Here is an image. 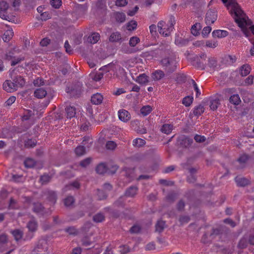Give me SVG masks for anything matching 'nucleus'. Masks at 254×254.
I'll return each mask as SVG.
<instances>
[{
	"mask_svg": "<svg viewBox=\"0 0 254 254\" xmlns=\"http://www.w3.org/2000/svg\"><path fill=\"white\" fill-rule=\"evenodd\" d=\"M212 35L214 38H221L226 37L228 35V32L226 30H215L213 31Z\"/></svg>",
	"mask_w": 254,
	"mask_h": 254,
	"instance_id": "6ab92c4d",
	"label": "nucleus"
},
{
	"mask_svg": "<svg viewBox=\"0 0 254 254\" xmlns=\"http://www.w3.org/2000/svg\"><path fill=\"white\" fill-rule=\"evenodd\" d=\"M82 245L84 247H88L91 245L92 242L87 237H84L81 240Z\"/></svg>",
	"mask_w": 254,
	"mask_h": 254,
	"instance_id": "338daca9",
	"label": "nucleus"
},
{
	"mask_svg": "<svg viewBox=\"0 0 254 254\" xmlns=\"http://www.w3.org/2000/svg\"><path fill=\"white\" fill-rule=\"evenodd\" d=\"M11 78L17 88L22 87L25 84V79L21 75H14Z\"/></svg>",
	"mask_w": 254,
	"mask_h": 254,
	"instance_id": "ddd939ff",
	"label": "nucleus"
},
{
	"mask_svg": "<svg viewBox=\"0 0 254 254\" xmlns=\"http://www.w3.org/2000/svg\"><path fill=\"white\" fill-rule=\"evenodd\" d=\"M137 23L135 21H130L127 24V29L128 30L132 31L136 28Z\"/></svg>",
	"mask_w": 254,
	"mask_h": 254,
	"instance_id": "5fc2aeb1",
	"label": "nucleus"
},
{
	"mask_svg": "<svg viewBox=\"0 0 254 254\" xmlns=\"http://www.w3.org/2000/svg\"><path fill=\"white\" fill-rule=\"evenodd\" d=\"M51 179V177L47 175H44L41 177L40 181L42 184H46L48 183Z\"/></svg>",
	"mask_w": 254,
	"mask_h": 254,
	"instance_id": "69168bd1",
	"label": "nucleus"
},
{
	"mask_svg": "<svg viewBox=\"0 0 254 254\" xmlns=\"http://www.w3.org/2000/svg\"><path fill=\"white\" fill-rule=\"evenodd\" d=\"M64 202L66 207H70L74 203V199L72 196H68L64 199Z\"/></svg>",
	"mask_w": 254,
	"mask_h": 254,
	"instance_id": "c03bdc74",
	"label": "nucleus"
},
{
	"mask_svg": "<svg viewBox=\"0 0 254 254\" xmlns=\"http://www.w3.org/2000/svg\"><path fill=\"white\" fill-rule=\"evenodd\" d=\"M138 188L136 186H131L127 189L125 192V195L128 197H134L137 193Z\"/></svg>",
	"mask_w": 254,
	"mask_h": 254,
	"instance_id": "412c9836",
	"label": "nucleus"
},
{
	"mask_svg": "<svg viewBox=\"0 0 254 254\" xmlns=\"http://www.w3.org/2000/svg\"><path fill=\"white\" fill-rule=\"evenodd\" d=\"M248 242L247 239L245 237L242 238L238 244L239 248L244 249L248 245Z\"/></svg>",
	"mask_w": 254,
	"mask_h": 254,
	"instance_id": "4d7b16f0",
	"label": "nucleus"
},
{
	"mask_svg": "<svg viewBox=\"0 0 254 254\" xmlns=\"http://www.w3.org/2000/svg\"><path fill=\"white\" fill-rule=\"evenodd\" d=\"M47 250L48 244L45 240H40L34 249L35 253H36V254H44L42 253L46 252Z\"/></svg>",
	"mask_w": 254,
	"mask_h": 254,
	"instance_id": "1a4fd4ad",
	"label": "nucleus"
},
{
	"mask_svg": "<svg viewBox=\"0 0 254 254\" xmlns=\"http://www.w3.org/2000/svg\"><path fill=\"white\" fill-rule=\"evenodd\" d=\"M229 100L231 104L234 105H238L241 102L240 97L237 94L231 95Z\"/></svg>",
	"mask_w": 254,
	"mask_h": 254,
	"instance_id": "2f4dec72",
	"label": "nucleus"
},
{
	"mask_svg": "<svg viewBox=\"0 0 254 254\" xmlns=\"http://www.w3.org/2000/svg\"><path fill=\"white\" fill-rule=\"evenodd\" d=\"M188 43V40L186 39L183 38L179 35H176L175 40V43L176 45L182 47L185 46Z\"/></svg>",
	"mask_w": 254,
	"mask_h": 254,
	"instance_id": "a878e982",
	"label": "nucleus"
},
{
	"mask_svg": "<svg viewBox=\"0 0 254 254\" xmlns=\"http://www.w3.org/2000/svg\"><path fill=\"white\" fill-rule=\"evenodd\" d=\"M204 112V108L202 105L195 107L193 110V114L195 116H199Z\"/></svg>",
	"mask_w": 254,
	"mask_h": 254,
	"instance_id": "58836bf2",
	"label": "nucleus"
},
{
	"mask_svg": "<svg viewBox=\"0 0 254 254\" xmlns=\"http://www.w3.org/2000/svg\"><path fill=\"white\" fill-rule=\"evenodd\" d=\"M118 117L119 119L124 122H127L131 118L130 113L125 110H119L118 111Z\"/></svg>",
	"mask_w": 254,
	"mask_h": 254,
	"instance_id": "f8f14e48",
	"label": "nucleus"
},
{
	"mask_svg": "<svg viewBox=\"0 0 254 254\" xmlns=\"http://www.w3.org/2000/svg\"><path fill=\"white\" fill-rule=\"evenodd\" d=\"M114 18L118 23H124L126 21V15L123 12H116L113 14Z\"/></svg>",
	"mask_w": 254,
	"mask_h": 254,
	"instance_id": "dca6fc26",
	"label": "nucleus"
},
{
	"mask_svg": "<svg viewBox=\"0 0 254 254\" xmlns=\"http://www.w3.org/2000/svg\"><path fill=\"white\" fill-rule=\"evenodd\" d=\"M152 111V108L149 105L143 106L140 110L141 114L145 117L149 115Z\"/></svg>",
	"mask_w": 254,
	"mask_h": 254,
	"instance_id": "f704fd0d",
	"label": "nucleus"
},
{
	"mask_svg": "<svg viewBox=\"0 0 254 254\" xmlns=\"http://www.w3.org/2000/svg\"><path fill=\"white\" fill-rule=\"evenodd\" d=\"M193 98L192 96H187L184 97L182 100V104L186 107H189L192 103Z\"/></svg>",
	"mask_w": 254,
	"mask_h": 254,
	"instance_id": "ea45409f",
	"label": "nucleus"
},
{
	"mask_svg": "<svg viewBox=\"0 0 254 254\" xmlns=\"http://www.w3.org/2000/svg\"><path fill=\"white\" fill-rule=\"evenodd\" d=\"M200 59L205 61L206 59V54L205 53H202L199 56H196L195 57L196 60V66L200 69L204 68V65L203 63L200 62Z\"/></svg>",
	"mask_w": 254,
	"mask_h": 254,
	"instance_id": "2eb2a0df",
	"label": "nucleus"
},
{
	"mask_svg": "<svg viewBox=\"0 0 254 254\" xmlns=\"http://www.w3.org/2000/svg\"><path fill=\"white\" fill-rule=\"evenodd\" d=\"M177 197V194L174 192H170L166 197V199L169 202H173Z\"/></svg>",
	"mask_w": 254,
	"mask_h": 254,
	"instance_id": "6e6d98bb",
	"label": "nucleus"
},
{
	"mask_svg": "<svg viewBox=\"0 0 254 254\" xmlns=\"http://www.w3.org/2000/svg\"><path fill=\"white\" fill-rule=\"evenodd\" d=\"M108 170V168L105 163H101L96 167V171L99 174H104Z\"/></svg>",
	"mask_w": 254,
	"mask_h": 254,
	"instance_id": "aec40b11",
	"label": "nucleus"
},
{
	"mask_svg": "<svg viewBox=\"0 0 254 254\" xmlns=\"http://www.w3.org/2000/svg\"><path fill=\"white\" fill-rule=\"evenodd\" d=\"M165 227V222L161 220H158L155 225L156 232L160 233L163 231Z\"/></svg>",
	"mask_w": 254,
	"mask_h": 254,
	"instance_id": "4c0bfd02",
	"label": "nucleus"
},
{
	"mask_svg": "<svg viewBox=\"0 0 254 254\" xmlns=\"http://www.w3.org/2000/svg\"><path fill=\"white\" fill-rule=\"evenodd\" d=\"M27 227L29 231L34 232L37 230L38 223L34 219H31L27 224Z\"/></svg>",
	"mask_w": 254,
	"mask_h": 254,
	"instance_id": "b1692460",
	"label": "nucleus"
},
{
	"mask_svg": "<svg viewBox=\"0 0 254 254\" xmlns=\"http://www.w3.org/2000/svg\"><path fill=\"white\" fill-rule=\"evenodd\" d=\"M221 0L227 6L239 27L241 28L244 27L247 23L245 14L236 0Z\"/></svg>",
	"mask_w": 254,
	"mask_h": 254,
	"instance_id": "f257e3e1",
	"label": "nucleus"
},
{
	"mask_svg": "<svg viewBox=\"0 0 254 254\" xmlns=\"http://www.w3.org/2000/svg\"><path fill=\"white\" fill-rule=\"evenodd\" d=\"M93 142V139L89 136H85L81 142L82 146L87 148H90Z\"/></svg>",
	"mask_w": 254,
	"mask_h": 254,
	"instance_id": "c85d7f7f",
	"label": "nucleus"
},
{
	"mask_svg": "<svg viewBox=\"0 0 254 254\" xmlns=\"http://www.w3.org/2000/svg\"><path fill=\"white\" fill-rule=\"evenodd\" d=\"M75 153L76 154V155L78 156H82L84 154H85V147H83L82 145L78 146L75 149Z\"/></svg>",
	"mask_w": 254,
	"mask_h": 254,
	"instance_id": "de8ad7c7",
	"label": "nucleus"
},
{
	"mask_svg": "<svg viewBox=\"0 0 254 254\" xmlns=\"http://www.w3.org/2000/svg\"><path fill=\"white\" fill-rule=\"evenodd\" d=\"M11 233L16 241L20 240L22 238L23 235V232L19 229H15L11 231Z\"/></svg>",
	"mask_w": 254,
	"mask_h": 254,
	"instance_id": "e433bc0d",
	"label": "nucleus"
},
{
	"mask_svg": "<svg viewBox=\"0 0 254 254\" xmlns=\"http://www.w3.org/2000/svg\"><path fill=\"white\" fill-rule=\"evenodd\" d=\"M43 196L45 197L47 201L52 204L56 203L57 199V195L55 191L47 190L43 191Z\"/></svg>",
	"mask_w": 254,
	"mask_h": 254,
	"instance_id": "0eeeda50",
	"label": "nucleus"
},
{
	"mask_svg": "<svg viewBox=\"0 0 254 254\" xmlns=\"http://www.w3.org/2000/svg\"><path fill=\"white\" fill-rule=\"evenodd\" d=\"M161 64L164 69L169 73L175 71L178 67V61L174 57L164 58L161 61Z\"/></svg>",
	"mask_w": 254,
	"mask_h": 254,
	"instance_id": "7ed1b4c3",
	"label": "nucleus"
},
{
	"mask_svg": "<svg viewBox=\"0 0 254 254\" xmlns=\"http://www.w3.org/2000/svg\"><path fill=\"white\" fill-rule=\"evenodd\" d=\"M140 42V39L137 37L134 36L130 38L129 44L131 47H134Z\"/></svg>",
	"mask_w": 254,
	"mask_h": 254,
	"instance_id": "864d4df0",
	"label": "nucleus"
},
{
	"mask_svg": "<svg viewBox=\"0 0 254 254\" xmlns=\"http://www.w3.org/2000/svg\"><path fill=\"white\" fill-rule=\"evenodd\" d=\"M92 224L90 222H86L82 226L80 230L82 232L86 233L89 231V229L92 227Z\"/></svg>",
	"mask_w": 254,
	"mask_h": 254,
	"instance_id": "8fccbe9b",
	"label": "nucleus"
},
{
	"mask_svg": "<svg viewBox=\"0 0 254 254\" xmlns=\"http://www.w3.org/2000/svg\"><path fill=\"white\" fill-rule=\"evenodd\" d=\"M111 135V132L109 129H104L100 133V137L98 138L96 147L97 151L99 152H103L104 149V145L105 144V148L108 149L111 148V141L110 140Z\"/></svg>",
	"mask_w": 254,
	"mask_h": 254,
	"instance_id": "f03ea898",
	"label": "nucleus"
},
{
	"mask_svg": "<svg viewBox=\"0 0 254 254\" xmlns=\"http://www.w3.org/2000/svg\"><path fill=\"white\" fill-rule=\"evenodd\" d=\"M50 3L53 7L59 8L62 4V1L61 0H51Z\"/></svg>",
	"mask_w": 254,
	"mask_h": 254,
	"instance_id": "e2e57ef3",
	"label": "nucleus"
},
{
	"mask_svg": "<svg viewBox=\"0 0 254 254\" xmlns=\"http://www.w3.org/2000/svg\"><path fill=\"white\" fill-rule=\"evenodd\" d=\"M249 156L244 154L240 156V157L238 159V161L240 163V164H243L245 163L247 160L249 159Z\"/></svg>",
	"mask_w": 254,
	"mask_h": 254,
	"instance_id": "052dcab7",
	"label": "nucleus"
},
{
	"mask_svg": "<svg viewBox=\"0 0 254 254\" xmlns=\"http://www.w3.org/2000/svg\"><path fill=\"white\" fill-rule=\"evenodd\" d=\"M65 231L68 233L69 235H77L78 231L77 229L73 226L69 227L65 229Z\"/></svg>",
	"mask_w": 254,
	"mask_h": 254,
	"instance_id": "603ef678",
	"label": "nucleus"
},
{
	"mask_svg": "<svg viewBox=\"0 0 254 254\" xmlns=\"http://www.w3.org/2000/svg\"><path fill=\"white\" fill-rule=\"evenodd\" d=\"M100 39V35L97 33H93L87 39L89 43L94 44L96 43Z\"/></svg>",
	"mask_w": 254,
	"mask_h": 254,
	"instance_id": "c756f323",
	"label": "nucleus"
},
{
	"mask_svg": "<svg viewBox=\"0 0 254 254\" xmlns=\"http://www.w3.org/2000/svg\"><path fill=\"white\" fill-rule=\"evenodd\" d=\"M122 39V36L119 32H115L112 33V42H118Z\"/></svg>",
	"mask_w": 254,
	"mask_h": 254,
	"instance_id": "0e129e2a",
	"label": "nucleus"
},
{
	"mask_svg": "<svg viewBox=\"0 0 254 254\" xmlns=\"http://www.w3.org/2000/svg\"><path fill=\"white\" fill-rule=\"evenodd\" d=\"M24 165L27 168H31L34 167L36 164L35 160L32 158H27L24 161Z\"/></svg>",
	"mask_w": 254,
	"mask_h": 254,
	"instance_id": "37998d69",
	"label": "nucleus"
},
{
	"mask_svg": "<svg viewBox=\"0 0 254 254\" xmlns=\"http://www.w3.org/2000/svg\"><path fill=\"white\" fill-rule=\"evenodd\" d=\"M105 219V216L102 213H98L93 217V220L96 223L102 222Z\"/></svg>",
	"mask_w": 254,
	"mask_h": 254,
	"instance_id": "a18cd8bd",
	"label": "nucleus"
},
{
	"mask_svg": "<svg viewBox=\"0 0 254 254\" xmlns=\"http://www.w3.org/2000/svg\"><path fill=\"white\" fill-rule=\"evenodd\" d=\"M165 74L162 70H156L152 74V77L154 80H159L164 77Z\"/></svg>",
	"mask_w": 254,
	"mask_h": 254,
	"instance_id": "cd10ccee",
	"label": "nucleus"
},
{
	"mask_svg": "<svg viewBox=\"0 0 254 254\" xmlns=\"http://www.w3.org/2000/svg\"><path fill=\"white\" fill-rule=\"evenodd\" d=\"M47 94V91L43 88L37 89L34 91V95L38 98H42L45 97Z\"/></svg>",
	"mask_w": 254,
	"mask_h": 254,
	"instance_id": "7c9ffc66",
	"label": "nucleus"
},
{
	"mask_svg": "<svg viewBox=\"0 0 254 254\" xmlns=\"http://www.w3.org/2000/svg\"><path fill=\"white\" fill-rule=\"evenodd\" d=\"M92 161V158L90 157L86 158V159L82 160L80 162V165L83 167H86L88 166Z\"/></svg>",
	"mask_w": 254,
	"mask_h": 254,
	"instance_id": "13d9d810",
	"label": "nucleus"
},
{
	"mask_svg": "<svg viewBox=\"0 0 254 254\" xmlns=\"http://www.w3.org/2000/svg\"><path fill=\"white\" fill-rule=\"evenodd\" d=\"M194 139L197 142H203L205 141L206 138L204 136L196 134L194 137Z\"/></svg>",
	"mask_w": 254,
	"mask_h": 254,
	"instance_id": "774afa93",
	"label": "nucleus"
},
{
	"mask_svg": "<svg viewBox=\"0 0 254 254\" xmlns=\"http://www.w3.org/2000/svg\"><path fill=\"white\" fill-rule=\"evenodd\" d=\"M157 27L160 34L165 37L169 36L174 29V27L163 21L159 22Z\"/></svg>",
	"mask_w": 254,
	"mask_h": 254,
	"instance_id": "423d86ee",
	"label": "nucleus"
},
{
	"mask_svg": "<svg viewBox=\"0 0 254 254\" xmlns=\"http://www.w3.org/2000/svg\"><path fill=\"white\" fill-rule=\"evenodd\" d=\"M13 32L12 29H8L5 31L3 35L2 39L5 42H8L13 37Z\"/></svg>",
	"mask_w": 254,
	"mask_h": 254,
	"instance_id": "72a5a7b5",
	"label": "nucleus"
},
{
	"mask_svg": "<svg viewBox=\"0 0 254 254\" xmlns=\"http://www.w3.org/2000/svg\"><path fill=\"white\" fill-rule=\"evenodd\" d=\"M66 91L67 93H70L71 96H78L82 92L81 84L77 83L70 89L68 87L66 89Z\"/></svg>",
	"mask_w": 254,
	"mask_h": 254,
	"instance_id": "9d476101",
	"label": "nucleus"
},
{
	"mask_svg": "<svg viewBox=\"0 0 254 254\" xmlns=\"http://www.w3.org/2000/svg\"><path fill=\"white\" fill-rule=\"evenodd\" d=\"M37 143V141L34 139H28L25 142V146L27 148L34 147Z\"/></svg>",
	"mask_w": 254,
	"mask_h": 254,
	"instance_id": "09e8293b",
	"label": "nucleus"
},
{
	"mask_svg": "<svg viewBox=\"0 0 254 254\" xmlns=\"http://www.w3.org/2000/svg\"><path fill=\"white\" fill-rule=\"evenodd\" d=\"M146 143L145 140L140 138H136L132 141V145L135 147L139 148L144 146Z\"/></svg>",
	"mask_w": 254,
	"mask_h": 254,
	"instance_id": "473e14b6",
	"label": "nucleus"
},
{
	"mask_svg": "<svg viewBox=\"0 0 254 254\" xmlns=\"http://www.w3.org/2000/svg\"><path fill=\"white\" fill-rule=\"evenodd\" d=\"M91 11L95 16L104 17L107 12L106 1L104 0H98L92 6Z\"/></svg>",
	"mask_w": 254,
	"mask_h": 254,
	"instance_id": "20e7f679",
	"label": "nucleus"
},
{
	"mask_svg": "<svg viewBox=\"0 0 254 254\" xmlns=\"http://www.w3.org/2000/svg\"><path fill=\"white\" fill-rule=\"evenodd\" d=\"M32 209L34 212L38 214L43 215L44 213L45 208L40 203H34Z\"/></svg>",
	"mask_w": 254,
	"mask_h": 254,
	"instance_id": "f3484780",
	"label": "nucleus"
},
{
	"mask_svg": "<svg viewBox=\"0 0 254 254\" xmlns=\"http://www.w3.org/2000/svg\"><path fill=\"white\" fill-rule=\"evenodd\" d=\"M103 100V96L100 93L94 94L91 98V102L93 104L99 105Z\"/></svg>",
	"mask_w": 254,
	"mask_h": 254,
	"instance_id": "a211bd4d",
	"label": "nucleus"
},
{
	"mask_svg": "<svg viewBox=\"0 0 254 254\" xmlns=\"http://www.w3.org/2000/svg\"><path fill=\"white\" fill-rule=\"evenodd\" d=\"M103 76V72L91 73L89 74L90 77L95 81H99Z\"/></svg>",
	"mask_w": 254,
	"mask_h": 254,
	"instance_id": "49530a36",
	"label": "nucleus"
},
{
	"mask_svg": "<svg viewBox=\"0 0 254 254\" xmlns=\"http://www.w3.org/2000/svg\"><path fill=\"white\" fill-rule=\"evenodd\" d=\"M212 30L210 26H206L203 28L201 34L203 37H207Z\"/></svg>",
	"mask_w": 254,
	"mask_h": 254,
	"instance_id": "680f3d73",
	"label": "nucleus"
},
{
	"mask_svg": "<svg viewBox=\"0 0 254 254\" xmlns=\"http://www.w3.org/2000/svg\"><path fill=\"white\" fill-rule=\"evenodd\" d=\"M3 88L7 92H13L17 90V88L15 85L14 84V82L11 80H6L3 84Z\"/></svg>",
	"mask_w": 254,
	"mask_h": 254,
	"instance_id": "9b49d317",
	"label": "nucleus"
},
{
	"mask_svg": "<svg viewBox=\"0 0 254 254\" xmlns=\"http://www.w3.org/2000/svg\"><path fill=\"white\" fill-rule=\"evenodd\" d=\"M149 77L143 73L138 76L135 81L140 84H145L149 82Z\"/></svg>",
	"mask_w": 254,
	"mask_h": 254,
	"instance_id": "393cba45",
	"label": "nucleus"
},
{
	"mask_svg": "<svg viewBox=\"0 0 254 254\" xmlns=\"http://www.w3.org/2000/svg\"><path fill=\"white\" fill-rule=\"evenodd\" d=\"M217 14L214 9H209L207 11L205 18L207 25L213 23L217 19Z\"/></svg>",
	"mask_w": 254,
	"mask_h": 254,
	"instance_id": "6e6552de",
	"label": "nucleus"
},
{
	"mask_svg": "<svg viewBox=\"0 0 254 254\" xmlns=\"http://www.w3.org/2000/svg\"><path fill=\"white\" fill-rule=\"evenodd\" d=\"M191 81L193 85L194 90L196 92V97H198L201 94L200 90L198 88L197 84L193 79H191Z\"/></svg>",
	"mask_w": 254,
	"mask_h": 254,
	"instance_id": "bf43d9fd",
	"label": "nucleus"
},
{
	"mask_svg": "<svg viewBox=\"0 0 254 254\" xmlns=\"http://www.w3.org/2000/svg\"><path fill=\"white\" fill-rule=\"evenodd\" d=\"M251 70V66L248 64H245L240 68V74L243 76H247L250 73Z\"/></svg>",
	"mask_w": 254,
	"mask_h": 254,
	"instance_id": "bb28decb",
	"label": "nucleus"
},
{
	"mask_svg": "<svg viewBox=\"0 0 254 254\" xmlns=\"http://www.w3.org/2000/svg\"><path fill=\"white\" fill-rule=\"evenodd\" d=\"M201 26L199 23H196L193 24L191 28V32L193 35H197L199 33Z\"/></svg>",
	"mask_w": 254,
	"mask_h": 254,
	"instance_id": "79ce46f5",
	"label": "nucleus"
},
{
	"mask_svg": "<svg viewBox=\"0 0 254 254\" xmlns=\"http://www.w3.org/2000/svg\"><path fill=\"white\" fill-rule=\"evenodd\" d=\"M66 116L67 118L71 119L75 116L76 110L75 107L72 106H68L65 108Z\"/></svg>",
	"mask_w": 254,
	"mask_h": 254,
	"instance_id": "5701e85b",
	"label": "nucleus"
},
{
	"mask_svg": "<svg viewBox=\"0 0 254 254\" xmlns=\"http://www.w3.org/2000/svg\"><path fill=\"white\" fill-rule=\"evenodd\" d=\"M8 4L4 0L0 1V17L8 21L14 20L15 16L8 12Z\"/></svg>",
	"mask_w": 254,
	"mask_h": 254,
	"instance_id": "39448f33",
	"label": "nucleus"
},
{
	"mask_svg": "<svg viewBox=\"0 0 254 254\" xmlns=\"http://www.w3.org/2000/svg\"><path fill=\"white\" fill-rule=\"evenodd\" d=\"M179 140L181 145L184 147H189L193 142V139L191 138L186 136L180 137Z\"/></svg>",
	"mask_w": 254,
	"mask_h": 254,
	"instance_id": "4468645a",
	"label": "nucleus"
},
{
	"mask_svg": "<svg viewBox=\"0 0 254 254\" xmlns=\"http://www.w3.org/2000/svg\"><path fill=\"white\" fill-rule=\"evenodd\" d=\"M205 44L206 46L209 48H215L218 46V42L215 40H207Z\"/></svg>",
	"mask_w": 254,
	"mask_h": 254,
	"instance_id": "3c124183",
	"label": "nucleus"
},
{
	"mask_svg": "<svg viewBox=\"0 0 254 254\" xmlns=\"http://www.w3.org/2000/svg\"><path fill=\"white\" fill-rule=\"evenodd\" d=\"M173 126L171 124H164L162 126L161 131L165 134H169L173 130Z\"/></svg>",
	"mask_w": 254,
	"mask_h": 254,
	"instance_id": "c9c22d12",
	"label": "nucleus"
},
{
	"mask_svg": "<svg viewBox=\"0 0 254 254\" xmlns=\"http://www.w3.org/2000/svg\"><path fill=\"white\" fill-rule=\"evenodd\" d=\"M220 100L218 98H216L214 99H212L210 101V109L212 110H213V111L216 110L218 108V106L220 105Z\"/></svg>",
	"mask_w": 254,
	"mask_h": 254,
	"instance_id": "a19ab883",
	"label": "nucleus"
},
{
	"mask_svg": "<svg viewBox=\"0 0 254 254\" xmlns=\"http://www.w3.org/2000/svg\"><path fill=\"white\" fill-rule=\"evenodd\" d=\"M235 180L237 185L240 187L246 186V185H248L250 183V181L248 179L245 178L240 177L238 176L235 178Z\"/></svg>",
	"mask_w": 254,
	"mask_h": 254,
	"instance_id": "4be33fe9",
	"label": "nucleus"
}]
</instances>
